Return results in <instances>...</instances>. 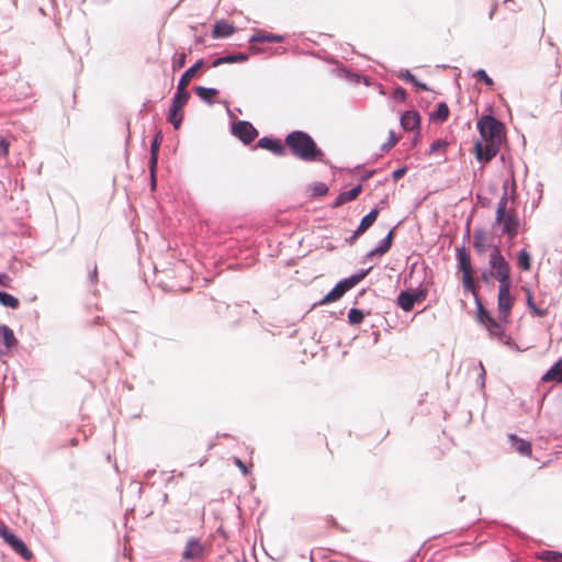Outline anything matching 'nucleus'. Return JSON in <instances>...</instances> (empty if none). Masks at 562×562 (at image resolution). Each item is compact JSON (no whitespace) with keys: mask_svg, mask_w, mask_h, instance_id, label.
I'll return each mask as SVG.
<instances>
[{"mask_svg":"<svg viewBox=\"0 0 562 562\" xmlns=\"http://www.w3.org/2000/svg\"><path fill=\"white\" fill-rule=\"evenodd\" d=\"M10 142L7 138L0 136V157H8L10 151Z\"/></svg>","mask_w":562,"mask_h":562,"instance_id":"ea45409f","label":"nucleus"},{"mask_svg":"<svg viewBox=\"0 0 562 562\" xmlns=\"http://www.w3.org/2000/svg\"><path fill=\"white\" fill-rule=\"evenodd\" d=\"M397 304L405 312L412 311L415 304L412 292H401L397 296Z\"/></svg>","mask_w":562,"mask_h":562,"instance_id":"412c9836","label":"nucleus"},{"mask_svg":"<svg viewBox=\"0 0 562 562\" xmlns=\"http://www.w3.org/2000/svg\"><path fill=\"white\" fill-rule=\"evenodd\" d=\"M462 283L465 290L474 293L475 284L473 279V272L462 273Z\"/></svg>","mask_w":562,"mask_h":562,"instance_id":"e433bc0d","label":"nucleus"},{"mask_svg":"<svg viewBox=\"0 0 562 562\" xmlns=\"http://www.w3.org/2000/svg\"><path fill=\"white\" fill-rule=\"evenodd\" d=\"M187 87L178 85L177 92L172 98V104L177 105V108H182L188 103L190 99L189 92L186 90Z\"/></svg>","mask_w":562,"mask_h":562,"instance_id":"aec40b11","label":"nucleus"},{"mask_svg":"<svg viewBox=\"0 0 562 562\" xmlns=\"http://www.w3.org/2000/svg\"><path fill=\"white\" fill-rule=\"evenodd\" d=\"M448 145V142L445 139L435 140L429 147V155L436 154L438 151H445Z\"/></svg>","mask_w":562,"mask_h":562,"instance_id":"58836bf2","label":"nucleus"},{"mask_svg":"<svg viewBox=\"0 0 562 562\" xmlns=\"http://www.w3.org/2000/svg\"><path fill=\"white\" fill-rule=\"evenodd\" d=\"M90 281L92 284L97 283L98 281V267L97 265H93L92 270L90 272Z\"/></svg>","mask_w":562,"mask_h":562,"instance_id":"3c124183","label":"nucleus"},{"mask_svg":"<svg viewBox=\"0 0 562 562\" xmlns=\"http://www.w3.org/2000/svg\"><path fill=\"white\" fill-rule=\"evenodd\" d=\"M282 40H283V37L280 35L263 33V32H259L251 37V42H258V43H266V42L278 43V42H281Z\"/></svg>","mask_w":562,"mask_h":562,"instance_id":"cd10ccee","label":"nucleus"},{"mask_svg":"<svg viewBox=\"0 0 562 562\" xmlns=\"http://www.w3.org/2000/svg\"><path fill=\"white\" fill-rule=\"evenodd\" d=\"M398 77L403 80L412 82L415 87L422 90H428V87L425 83L419 82L409 70L401 71Z\"/></svg>","mask_w":562,"mask_h":562,"instance_id":"72a5a7b5","label":"nucleus"},{"mask_svg":"<svg viewBox=\"0 0 562 562\" xmlns=\"http://www.w3.org/2000/svg\"><path fill=\"white\" fill-rule=\"evenodd\" d=\"M474 76L477 80L484 81L487 86H493L494 83L493 79L486 74L484 69H479Z\"/></svg>","mask_w":562,"mask_h":562,"instance_id":"a19ab883","label":"nucleus"},{"mask_svg":"<svg viewBox=\"0 0 562 562\" xmlns=\"http://www.w3.org/2000/svg\"><path fill=\"white\" fill-rule=\"evenodd\" d=\"M203 66V60H198L193 66H191L189 69H187L183 75L181 76L178 85L188 87L190 81L193 79V77L196 75L198 70L201 69Z\"/></svg>","mask_w":562,"mask_h":562,"instance_id":"f3484780","label":"nucleus"},{"mask_svg":"<svg viewBox=\"0 0 562 562\" xmlns=\"http://www.w3.org/2000/svg\"><path fill=\"white\" fill-rule=\"evenodd\" d=\"M366 274L367 272H362L339 281L335 288L319 301L318 304L325 305L338 301L347 291L356 286L366 277Z\"/></svg>","mask_w":562,"mask_h":562,"instance_id":"39448f33","label":"nucleus"},{"mask_svg":"<svg viewBox=\"0 0 562 562\" xmlns=\"http://www.w3.org/2000/svg\"><path fill=\"white\" fill-rule=\"evenodd\" d=\"M183 120L182 108H177V105L171 104L168 121L173 125L176 130L180 128Z\"/></svg>","mask_w":562,"mask_h":562,"instance_id":"b1692460","label":"nucleus"},{"mask_svg":"<svg viewBox=\"0 0 562 562\" xmlns=\"http://www.w3.org/2000/svg\"><path fill=\"white\" fill-rule=\"evenodd\" d=\"M248 60V55L244 53L231 54L220 57L212 63L213 67H218L223 64L244 63Z\"/></svg>","mask_w":562,"mask_h":562,"instance_id":"2eb2a0df","label":"nucleus"},{"mask_svg":"<svg viewBox=\"0 0 562 562\" xmlns=\"http://www.w3.org/2000/svg\"><path fill=\"white\" fill-rule=\"evenodd\" d=\"M234 463L243 472L244 475L249 474L248 467L240 459L235 458Z\"/></svg>","mask_w":562,"mask_h":562,"instance_id":"49530a36","label":"nucleus"},{"mask_svg":"<svg viewBox=\"0 0 562 562\" xmlns=\"http://www.w3.org/2000/svg\"><path fill=\"white\" fill-rule=\"evenodd\" d=\"M517 265L524 271L530 270V268H531L530 255L525 249L519 251L518 257H517Z\"/></svg>","mask_w":562,"mask_h":562,"instance_id":"2f4dec72","label":"nucleus"},{"mask_svg":"<svg viewBox=\"0 0 562 562\" xmlns=\"http://www.w3.org/2000/svg\"><path fill=\"white\" fill-rule=\"evenodd\" d=\"M378 215H379L378 209L372 210L368 215H366L361 220V223H360L359 227L357 228V231L355 232V235L352 238H356V237L360 236L361 234H363L375 222Z\"/></svg>","mask_w":562,"mask_h":562,"instance_id":"4468645a","label":"nucleus"},{"mask_svg":"<svg viewBox=\"0 0 562 562\" xmlns=\"http://www.w3.org/2000/svg\"><path fill=\"white\" fill-rule=\"evenodd\" d=\"M531 313L535 315V316H538V317H543L548 314V311L544 310V308H539L537 306H535L532 310H530Z\"/></svg>","mask_w":562,"mask_h":562,"instance_id":"8fccbe9b","label":"nucleus"},{"mask_svg":"<svg viewBox=\"0 0 562 562\" xmlns=\"http://www.w3.org/2000/svg\"><path fill=\"white\" fill-rule=\"evenodd\" d=\"M187 63V54L186 53H177L172 57V68L173 70L182 68Z\"/></svg>","mask_w":562,"mask_h":562,"instance_id":"4c0bfd02","label":"nucleus"},{"mask_svg":"<svg viewBox=\"0 0 562 562\" xmlns=\"http://www.w3.org/2000/svg\"><path fill=\"white\" fill-rule=\"evenodd\" d=\"M397 143V138L395 137L393 132H390V140L387 143V148L393 147Z\"/></svg>","mask_w":562,"mask_h":562,"instance_id":"603ef678","label":"nucleus"},{"mask_svg":"<svg viewBox=\"0 0 562 562\" xmlns=\"http://www.w3.org/2000/svg\"><path fill=\"white\" fill-rule=\"evenodd\" d=\"M160 139H161V135L160 133H158L151 144V148H150V154H151V157H150V170L151 172H154L155 168H156V165H157V159H158V150H159V146H160Z\"/></svg>","mask_w":562,"mask_h":562,"instance_id":"c85d7f7f","label":"nucleus"},{"mask_svg":"<svg viewBox=\"0 0 562 562\" xmlns=\"http://www.w3.org/2000/svg\"><path fill=\"white\" fill-rule=\"evenodd\" d=\"M542 381L562 382V360H559L543 376Z\"/></svg>","mask_w":562,"mask_h":562,"instance_id":"4be33fe9","label":"nucleus"},{"mask_svg":"<svg viewBox=\"0 0 562 562\" xmlns=\"http://www.w3.org/2000/svg\"><path fill=\"white\" fill-rule=\"evenodd\" d=\"M232 133L244 144H250L258 136V131L247 121H239L232 126Z\"/></svg>","mask_w":562,"mask_h":562,"instance_id":"1a4fd4ad","label":"nucleus"},{"mask_svg":"<svg viewBox=\"0 0 562 562\" xmlns=\"http://www.w3.org/2000/svg\"><path fill=\"white\" fill-rule=\"evenodd\" d=\"M401 124L406 131H414L419 127L420 116L416 111H407L401 117Z\"/></svg>","mask_w":562,"mask_h":562,"instance_id":"ddd939ff","label":"nucleus"},{"mask_svg":"<svg viewBox=\"0 0 562 562\" xmlns=\"http://www.w3.org/2000/svg\"><path fill=\"white\" fill-rule=\"evenodd\" d=\"M205 555V547L204 544L194 538H191L186 543L184 550L182 552V559L186 561H199L202 560Z\"/></svg>","mask_w":562,"mask_h":562,"instance_id":"9d476101","label":"nucleus"},{"mask_svg":"<svg viewBox=\"0 0 562 562\" xmlns=\"http://www.w3.org/2000/svg\"><path fill=\"white\" fill-rule=\"evenodd\" d=\"M0 537L24 560L30 561L33 558L32 551L26 544L18 538L3 522H0Z\"/></svg>","mask_w":562,"mask_h":562,"instance_id":"0eeeda50","label":"nucleus"},{"mask_svg":"<svg viewBox=\"0 0 562 562\" xmlns=\"http://www.w3.org/2000/svg\"><path fill=\"white\" fill-rule=\"evenodd\" d=\"M70 446H71V447H77V446H78V439H77V438H72V439L70 440Z\"/></svg>","mask_w":562,"mask_h":562,"instance_id":"864d4df0","label":"nucleus"},{"mask_svg":"<svg viewBox=\"0 0 562 562\" xmlns=\"http://www.w3.org/2000/svg\"><path fill=\"white\" fill-rule=\"evenodd\" d=\"M0 286L1 288H11L12 279L7 273H0Z\"/></svg>","mask_w":562,"mask_h":562,"instance_id":"a18cd8bd","label":"nucleus"},{"mask_svg":"<svg viewBox=\"0 0 562 562\" xmlns=\"http://www.w3.org/2000/svg\"><path fill=\"white\" fill-rule=\"evenodd\" d=\"M449 116V108L445 102L438 104L435 113L431 114V119L443 122Z\"/></svg>","mask_w":562,"mask_h":562,"instance_id":"f704fd0d","label":"nucleus"},{"mask_svg":"<svg viewBox=\"0 0 562 562\" xmlns=\"http://www.w3.org/2000/svg\"><path fill=\"white\" fill-rule=\"evenodd\" d=\"M514 300L510 295V284H499L497 306L499 312V318L507 321L510 310L513 307Z\"/></svg>","mask_w":562,"mask_h":562,"instance_id":"6e6552de","label":"nucleus"},{"mask_svg":"<svg viewBox=\"0 0 562 562\" xmlns=\"http://www.w3.org/2000/svg\"><path fill=\"white\" fill-rule=\"evenodd\" d=\"M490 276H491V273L488 274V273H485V272H484V273L482 274V279H483L485 282H488V280H490Z\"/></svg>","mask_w":562,"mask_h":562,"instance_id":"5fc2aeb1","label":"nucleus"},{"mask_svg":"<svg viewBox=\"0 0 562 562\" xmlns=\"http://www.w3.org/2000/svg\"><path fill=\"white\" fill-rule=\"evenodd\" d=\"M477 317L479 321L483 325H485V327L491 334L499 335L502 333V326L499 325V323L496 322L480 303L477 305Z\"/></svg>","mask_w":562,"mask_h":562,"instance_id":"9b49d317","label":"nucleus"},{"mask_svg":"<svg viewBox=\"0 0 562 562\" xmlns=\"http://www.w3.org/2000/svg\"><path fill=\"white\" fill-rule=\"evenodd\" d=\"M360 192H361V186H357L348 191L341 192L337 196L335 205L338 206V205H341L344 203H347V202H350V201L357 199L358 195L360 194Z\"/></svg>","mask_w":562,"mask_h":562,"instance_id":"6ab92c4d","label":"nucleus"},{"mask_svg":"<svg viewBox=\"0 0 562 562\" xmlns=\"http://www.w3.org/2000/svg\"><path fill=\"white\" fill-rule=\"evenodd\" d=\"M412 294H413L414 302L420 303L426 299L427 291L426 290H416V291L412 292Z\"/></svg>","mask_w":562,"mask_h":562,"instance_id":"c03bdc74","label":"nucleus"},{"mask_svg":"<svg viewBox=\"0 0 562 562\" xmlns=\"http://www.w3.org/2000/svg\"><path fill=\"white\" fill-rule=\"evenodd\" d=\"M457 257L459 262V269L462 273L473 272L471 267L470 255L468 254L465 248L458 249Z\"/></svg>","mask_w":562,"mask_h":562,"instance_id":"a211bd4d","label":"nucleus"},{"mask_svg":"<svg viewBox=\"0 0 562 562\" xmlns=\"http://www.w3.org/2000/svg\"><path fill=\"white\" fill-rule=\"evenodd\" d=\"M406 172L405 168H398L393 171L392 177L395 181L400 180Z\"/></svg>","mask_w":562,"mask_h":562,"instance_id":"09e8293b","label":"nucleus"},{"mask_svg":"<svg viewBox=\"0 0 562 562\" xmlns=\"http://www.w3.org/2000/svg\"><path fill=\"white\" fill-rule=\"evenodd\" d=\"M526 301H527V305L530 310H532L536 306L533 296H532V293L530 290H526Z\"/></svg>","mask_w":562,"mask_h":562,"instance_id":"de8ad7c7","label":"nucleus"},{"mask_svg":"<svg viewBox=\"0 0 562 562\" xmlns=\"http://www.w3.org/2000/svg\"><path fill=\"white\" fill-rule=\"evenodd\" d=\"M513 0H505V4L513 3Z\"/></svg>","mask_w":562,"mask_h":562,"instance_id":"6e6d98bb","label":"nucleus"},{"mask_svg":"<svg viewBox=\"0 0 562 562\" xmlns=\"http://www.w3.org/2000/svg\"><path fill=\"white\" fill-rule=\"evenodd\" d=\"M364 315L362 311L358 308H351L348 313V321L351 325H359L362 323Z\"/></svg>","mask_w":562,"mask_h":562,"instance_id":"c9c22d12","label":"nucleus"},{"mask_svg":"<svg viewBox=\"0 0 562 562\" xmlns=\"http://www.w3.org/2000/svg\"><path fill=\"white\" fill-rule=\"evenodd\" d=\"M328 192V188L325 183L318 182L313 186V195L322 196Z\"/></svg>","mask_w":562,"mask_h":562,"instance_id":"79ce46f5","label":"nucleus"},{"mask_svg":"<svg viewBox=\"0 0 562 562\" xmlns=\"http://www.w3.org/2000/svg\"><path fill=\"white\" fill-rule=\"evenodd\" d=\"M481 139L474 144L475 158L481 162L491 161L499 151L504 138V125L491 115L482 116L477 122Z\"/></svg>","mask_w":562,"mask_h":562,"instance_id":"f257e3e1","label":"nucleus"},{"mask_svg":"<svg viewBox=\"0 0 562 562\" xmlns=\"http://www.w3.org/2000/svg\"><path fill=\"white\" fill-rule=\"evenodd\" d=\"M234 27L226 22H217L213 30L214 37H224L233 34Z\"/></svg>","mask_w":562,"mask_h":562,"instance_id":"a878e982","label":"nucleus"},{"mask_svg":"<svg viewBox=\"0 0 562 562\" xmlns=\"http://www.w3.org/2000/svg\"><path fill=\"white\" fill-rule=\"evenodd\" d=\"M393 235H394L393 231H390L389 234L386 235L385 239L382 241V244L372 251V255L385 254L392 245Z\"/></svg>","mask_w":562,"mask_h":562,"instance_id":"473e14b6","label":"nucleus"},{"mask_svg":"<svg viewBox=\"0 0 562 562\" xmlns=\"http://www.w3.org/2000/svg\"><path fill=\"white\" fill-rule=\"evenodd\" d=\"M0 334L2 336L3 344L5 345L7 348H12L18 344L13 330L7 325L0 326Z\"/></svg>","mask_w":562,"mask_h":562,"instance_id":"393cba45","label":"nucleus"},{"mask_svg":"<svg viewBox=\"0 0 562 562\" xmlns=\"http://www.w3.org/2000/svg\"><path fill=\"white\" fill-rule=\"evenodd\" d=\"M258 146L262 149L271 151L277 156L285 155V148L279 139L262 137L258 140Z\"/></svg>","mask_w":562,"mask_h":562,"instance_id":"f8f14e48","label":"nucleus"},{"mask_svg":"<svg viewBox=\"0 0 562 562\" xmlns=\"http://www.w3.org/2000/svg\"><path fill=\"white\" fill-rule=\"evenodd\" d=\"M508 203L509 198L507 191H505L496 206L495 225L501 228L503 235L514 239L519 233L520 220L517 211L509 207Z\"/></svg>","mask_w":562,"mask_h":562,"instance_id":"7ed1b4c3","label":"nucleus"},{"mask_svg":"<svg viewBox=\"0 0 562 562\" xmlns=\"http://www.w3.org/2000/svg\"><path fill=\"white\" fill-rule=\"evenodd\" d=\"M537 559L547 562H562V552L546 550L537 553Z\"/></svg>","mask_w":562,"mask_h":562,"instance_id":"c756f323","label":"nucleus"},{"mask_svg":"<svg viewBox=\"0 0 562 562\" xmlns=\"http://www.w3.org/2000/svg\"><path fill=\"white\" fill-rule=\"evenodd\" d=\"M392 97L397 102H404L406 100L407 93L403 88L398 87L394 89Z\"/></svg>","mask_w":562,"mask_h":562,"instance_id":"37998d69","label":"nucleus"},{"mask_svg":"<svg viewBox=\"0 0 562 562\" xmlns=\"http://www.w3.org/2000/svg\"><path fill=\"white\" fill-rule=\"evenodd\" d=\"M195 93L205 102L212 103V99L217 95L218 91L213 88L195 87Z\"/></svg>","mask_w":562,"mask_h":562,"instance_id":"bb28decb","label":"nucleus"},{"mask_svg":"<svg viewBox=\"0 0 562 562\" xmlns=\"http://www.w3.org/2000/svg\"><path fill=\"white\" fill-rule=\"evenodd\" d=\"M366 274L367 272H362L339 281L335 288L319 301L318 304L325 305L338 301L347 291L356 286L366 277Z\"/></svg>","mask_w":562,"mask_h":562,"instance_id":"423d86ee","label":"nucleus"},{"mask_svg":"<svg viewBox=\"0 0 562 562\" xmlns=\"http://www.w3.org/2000/svg\"><path fill=\"white\" fill-rule=\"evenodd\" d=\"M473 247L479 254H483L487 248L486 234L483 229H475L473 233Z\"/></svg>","mask_w":562,"mask_h":562,"instance_id":"dca6fc26","label":"nucleus"},{"mask_svg":"<svg viewBox=\"0 0 562 562\" xmlns=\"http://www.w3.org/2000/svg\"><path fill=\"white\" fill-rule=\"evenodd\" d=\"M284 144L293 156L303 161L319 160L324 156L315 140L303 131H293L288 134Z\"/></svg>","mask_w":562,"mask_h":562,"instance_id":"f03ea898","label":"nucleus"},{"mask_svg":"<svg viewBox=\"0 0 562 562\" xmlns=\"http://www.w3.org/2000/svg\"><path fill=\"white\" fill-rule=\"evenodd\" d=\"M0 304L5 306V307H10V308H18L19 305H20V302L16 297H14L13 295L7 293V292H1L0 291Z\"/></svg>","mask_w":562,"mask_h":562,"instance_id":"7c9ffc66","label":"nucleus"},{"mask_svg":"<svg viewBox=\"0 0 562 562\" xmlns=\"http://www.w3.org/2000/svg\"><path fill=\"white\" fill-rule=\"evenodd\" d=\"M491 276L499 281V284H510V268L497 247L493 248L490 256Z\"/></svg>","mask_w":562,"mask_h":562,"instance_id":"20e7f679","label":"nucleus"},{"mask_svg":"<svg viewBox=\"0 0 562 562\" xmlns=\"http://www.w3.org/2000/svg\"><path fill=\"white\" fill-rule=\"evenodd\" d=\"M510 440L514 442V449L522 454V456H530L531 454V445L530 442L517 438L515 435L509 436Z\"/></svg>","mask_w":562,"mask_h":562,"instance_id":"5701e85b","label":"nucleus"}]
</instances>
